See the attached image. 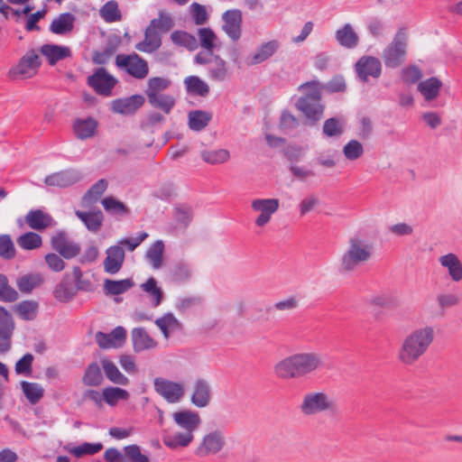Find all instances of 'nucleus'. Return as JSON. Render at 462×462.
Masks as SVG:
<instances>
[{
  "instance_id": "f257e3e1",
  "label": "nucleus",
  "mask_w": 462,
  "mask_h": 462,
  "mask_svg": "<svg viewBox=\"0 0 462 462\" xmlns=\"http://www.w3.org/2000/svg\"><path fill=\"white\" fill-rule=\"evenodd\" d=\"M323 366L322 356L316 352L291 355L279 361L273 367L275 375L282 380L304 377Z\"/></svg>"
},
{
  "instance_id": "f03ea898",
  "label": "nucleus",
  "mask_w": 462,
  "mask_h": 462,
  "mask_svg": "<svg viewBox=\"0 0 462 462\" xmlns=\"http://www.w3.org/2000/svg\"><path fill=\"white\" fill-rule=\"evenodd\" d=\"M435 338L434 328L423 326L411 330L402 341L398 360L404 365H413L423 356Z\"/></svg>"
},
{
  "instance_id": "7ed1b4c3",
  "label": "nucleus",
  "mask_w": 462,
  "mask_h": 462,
  "mask_svg": "<svg viewBox=\"0 0 462 462\" xmlns=\"http://www.w3.org/2000/svg\"><path fill=\"white\" fill-rule=\"evenodd\" d=\"M374 245L356 234L347 240V246L339 259L338 271L342 274L356 272L374 256Z\"/></svg>"
},
{
  "instance_id": "20e7f679",
  "label": "nucleus",
  "mask_w": 462,
  "mask_h": 462,
  "mask_svg": "<svg viewBox=\"0 0 462 462\" xmlns=\"http://www.w3.org/2000/svg\"><path fill=\"white\" fill-rule=\"evenodd\" d=\"M172 418L181 431L164 436V445L171 448L188 447L194 439V431H196L201 424L199 414L190 410H183L174 412Z\"/></svg>"
},
{
  "instance_id": "39448f33",
  "label": "nucleus",
  "mask_w": 462,
  "mask_h": 462,
  "mask_svg": "<svg viewBox=\"0 0 462 462\" xmlns=\"http://www.w3.org/2000/svg\"><path fill=\"white\" fill-rule=\"evenodd\" d=\"M321 88V85L318 81L306 82L299 88L303 92V96L296 101L295 106L305 116L311 125L319 121L323 116Z\"/></svg>"
},
{
  "instance_id": "423d86ee",
  "label": "nucleus",
  "mask_w": 462,
  "mask_h": 462,
  "mask_svg": "<svg viewBox=\"0 0 462 462\" xmlns=\"http://www.w3.org/2000/svg\"><path fill=\"white\" fill-rule=\"evenodd\" d=\"M300 409L304 415L311 416L325 411H335L337 403L326 393L311 392L304 395Z\"/></svg>"
},
{
  "instance_id": "0eeeda50",
  "label": "nucleus",
  "mask_w": 462,
  "mask_h": 462,
  "mask_svg": "<svg viewBox=\"0 0 462 462\" xmlns=\"http://www.w3.org/2000/svg\"><path fill=\"white\" fill-rule=\"evenodd\" d=\"M407 37L404 29H400L393 42L383 51L382 58L387 68H398L405 59Z\"/></svg>"
},
{
  "instance_id": "6e6552de",
  "label": "nucleus",
  "mask_w": 462,
  "mask_h": 462,
  "mask_svg": "<svg viewBox=\"0 0 462 462\" xmlns=\"http://www.w3.org/2000/svg\"><path fill=\"white\" fill-rule=\"evenodd\" d=\"M116 65L136 79H143L149 74L148 62L135 52L118 54L116 57Z\"/></svg>"
},
{
  "instance_id": "1a4fd4ad",
  "label": "nucleus",
  "mask_w": 462,
  "mask_h": 462,
  "mask_svg": "<svg viewBox=\"0 0 462 462\" xmlns=\"http://www.w3.org/2000/svg\"><path fill=\"white\" fill-rule=\"evenodd\" d=\"M225 444L223 431L220 430H212L203 436L200 443L195 449V455L199 457L216 455L223 449Z\"/></svg>"
},
{
  "instance_id": "9d476101",
  "label": "nucleus",
  "mask_w": 462,
  "mask_h": 462,
  "mask_svg": "<svg viewBox=\"0 0 462 462\" xmlns=\"http://www.w3.org/2000/svg\"><path fill=\"white\" fill-rule=\"evenodd\" d=\"M155 392L168 402H179L184 395L183 384L162 377H156L153 381Z\"/></svg>"
},
{
  "instance_id": "9b49d317",
  "label": "nucleus",
  "mask_w": 462,
  "mask_h": 462,
  "mask_svg": "<svg viewBox=\"0 0 462 462\" xmlns=\"http://www.w3.org/2000/svg\"><path fill=\"white\" fill-rule=\"evenodd\" d=\"M41 64L40 56L34 50H32L20 59L15 67L10 69V75L13 77L19 76L23 79L32 78L37 74Z\"/></svg>"
},
{
  "instance_id": "f8f14e48",
  "label": "nucleus",
  "mask_w": 462,
  "mask_h": 462,
  "mask_svg": "<svg viewBox=\"0 0 462 462\" xmlns=\"http://www.w3.org/2000/svg\"><path fill=\"white\" fill-rule=\"evenodd\" d=\"M355 70L361 82H368L369 77L378 79L382 73V64L378 58L363 56L355 64Z\"/></svg>"
},
{
  "instance_id": "ddd939ff",
  "label": "nucleus",
  "mask_w": 462,
  "mask_h": 462,
  "mask_svg": "<svg viewBox=\"0 0 462 462\" xmlns=\"http://www.w3.org/2000/svg\"><path fill=\"white\" fill-rule=\"evenodd\" d=\"M116 79L105 68H98L88 78V84L96 93L109 96L116 84Z\"/></svg>"
},
{
  "instance_id": "4468645a",
  "label": "nucleus",
  "mask_w": 462,
  "mask_h": 462,
  "mask_svg": "<svg viewBox=\"0 0 462 462\" xmlns=\"http://www.w3.org/2000/svg\"><path fill=\"white\" fill-rule=\"evenodd\" d=\"M251 207L254 211L261 213L255 219V225L264 226L278 210L280 201L278 199H256L252 200Z\"/></svg>"
},
{
  "instance_id": "2eb2a0df",
  "label": "nucleus",
  "mask_w": 462,
  "mask_h": 462,
  "mask_svg": "<svg viewBox=\"0 0 462 462\" xmlns=\"http://www.w3.org/2000/svg\"><path fill=\"white\" fill-rule=\"evenodd\" d=\"M15 324L12 314L0 306V354H5L11 348V338Z\"/></svg>"
},
{
  "instance_id": "dca6fc26",
  "label": "nucleus",
  "mask_w": 462,
  "mask_h": 462,
  "mask_svg": "<svg viewBox=\"0 0 462 462\" xmlns=\"http://www.w3.org/2000/svg\"><path fill=\"white\" fill-rule=\"evenodd\" d=\"M81 173L75 169H68L54 172L45 177L44 183L48 186L68 188L81 180Z\"/></svg>"
},
{
  "instance_id": "f3484780",
  "label": "nucleus",
  "mask_w": 462,
  "mask_h": 462,
  "mask_svg": "<svg viewBox=\"0 0 462 462\" xmlns=\"http://www.w3.org/2000/svg\"><path fill=\"white\" fill-rule=\"evenodd\" d=\"M223 31L227 36L237 41L241 37L242 12L238 9L227 10L222 14Z\"/></svg>"
},
{
  "instance_id": "a211bd4d",
  "label": "nucleus",
  "mask_w": 462,
  "mask_h": 462,
  "mask_svg": "<svg viewBox=\"0 0 462 462\" xmlns=\"http://www.w3.org/2000/svg\"><path fill=\"white\" fill-rule=\"evenodd\" d=\"M145 98L136 94L126 98H118L112 102V110L115 113L129 116L134 114L143 106Z\"/></svg>"
},
{
  "instance_id": "6ab92c4d",
  "label": "nucleus",
  "mask_w": 462,
  "mask_h": 462,
  "mask_svg": "<svg viewBox=\"0 0 462 462\" xmlns=\"http://www.w3.org/2000/svg\"><path fill=\"white\" fill-rule=\"evenodd\" d=\"M106 257L104 260V270L106 273L110 274L117 273L125 261V254L122 246L112 245L106 251Z\"/></svg>"
},
{
  "instance_id": "aec40b11",
  "label": "nucleus",
  "mask_w": 462,
  "mask_h": 462,
  "mask_svg": "<svg viewBox=\"0 0 462 462\" xmlns=\"http://www.w3.org/2000/svg\"><path fill=\"white\" fill-rule=\"evenodd\" d=\"M281 43L277 40H272L261 44L247 59V65L254 66L260 64L273 57L280 49Z\"/></svg>"
},
{
  "instance_id": "412c9836",
  "label": "nucleus",
  "mask_w": 462,
  "mask_h": 462,
  "mask_svg": "<svg viewBox=\"0 0 462 462\" xmlns=\"http://www.w3.org/2000/svg\"><path fill=\"white\" fill-rule=\"evenodd\" d=\"M211 400V389L208 382L205 379H198L194 383L193 393L190 401L198 408L207 407Z\"/></svg>"
},
{
  "instance_id": "4be33fe9",
  "label": "nucleus",
  "mask_w": 462,
  "mask_h": 462,
  "mask_svg": "<svg viewBox=\"0 0 462 462\" xmlns=\"http://www.w3.org/2000/svg\"><path fill=\"white\" fill-rule=\"evenodd\" d=\"M77 294V288L70 274L63 275L60 282L55 286L53 291L54 298L60 302L70 301Z\"/></svg>"
},
{
  "instance_id": "5701e85b",
  "label": "nucleus",
  "mask_w": 462,
  "mask_h": 462,
  "mask_svg": "<svg viewBox=\"0 0 462 462\" xmlns=\"http://www.w3.org/2000/svg\"><path fill=\"white\" fill-rule=\"evenodd\" d=\"M133 348L140 353L156 347L157 342L147 333L143 328H134L131 332Z\"/></svg>"
},
{
  "instance_id": "b1692460",
  "label": "nucleus",
  "mask_w": 462,
  "mask_h": 462,
  "mask_svg": "<svg viewBox=\"0 0 462 462\" xmlns=\"http://www.w3.org/2000/svg\"><path fill=\"white\" fill-rule=\"evenodd\" d=\"M439 262L442 267L448 270L451 280L458 282L462 280V263L453 253L447 254L439 258Z\"/></svg>"
},
{
  "instance_id": "393cba45",
  "label": "nucleus",
  "mask_w": 462,
  "mask_h": 462,
  "mask_svg": "<svg viewBox=\"0 0 462 462\" xmlns=\"http://www.w3.org/2000/svg\"><path fill=\"white\" fill-rule=\"evenodd\" d=\"M41 53L46 57L51 66L71 56L69 47L56 44H43L41 47Z\"/></svg>"
},
{
  "instance_id": "a878e982",
  "label": "nucleus",
  "mask_w": 462,
  "mask_h": 462,
  "mask_svg": "<svg viewBox=\"0 0 462 462\" xmlns=\"http://www.w3.org/2000/svg\"><path fill=\"white\" fill-rule=\"evenodd\" d=\"M26 224L34 230H43L52 225L53 218L41 209H32L25 216Z\"/></svg>"
},
{
  "instance_id": "bb28decb",
  "label": "nucleus",
  "mask_w": 462,
  "mask_h": 462,
  "mask_svg": "<svg viewBox=\"0 0 462 462\" xmlns=\"http://www.w3.org/2000/svg\"><path fill=\"white\" fill-rule=\"evenodd\" d=\"M442 82L436 77H431L419 82L417 89L428 102L436 99L440 92Z\"/></svg>"
},
{
  "instance_id": "cd10ccee",
  "label": "nucleus",
  "mask_w": 462,
  "mask_h": 462,
  "mask_svg": "<svg viewBox=\"0 0 462 462\" xmlns=\"http://www.w3.org/2000/svg\"><path fill=\"white\" fill-rule=\"evenodd\" d=\"M154 323L161 329L166 339L170 337L171 333L180 331L183 328L182 323L171 312L158 318Z\"/></svg>"
},
{
  "instance_id": "c85d7f7f",
  "label": "nucleus",
  "mask_w": 462,
  "mask_h": 462,
  "mask_svg": "<svg viewBox=\"0 0 462 462\" xmlns=\"http://www.w3.org/2000/svg\"><path fill=\"white\" fill-rule=\"evenodd\" d=\"M335 37L339 45L346 49H354L359 43V37L350 23L337 30Z\"/></svg>"
},
{
  "instance_id": "c756f323",
  "label": "nucleus",
  "mask_w": 462,
  "mask_h": 462,
  "mask_svg": "<svg viewBox=\"0 0 462 462\" xmlns=\"http://www.w3.org/2000/svg\"><path fill=\"white\" fill-rule=\"evenodd\" d=\"M161 36L157 30L149 25L144 32V40L135 45L136 50L143 52H152L160 48Z\"/></svg>"
},
{
  "instance_id": "7c9ffc66",
  "label": "nucleus",
  "mask_w": 462,
  "mask_h": 462,
  "mask_svg": "<svg viewBox=\"0 0 462 462\" xmlns=\"http://www.w3.org/2000/svg\"><path fill=\"white\" fill-rule=\"evenodd\" d=\"M97 127V122L93 117L75 120L73 128L76 136L80 140H86L94 136Z\"/></svg>"
},
{
  "instance_id": "2f4dec72",
  "label": "nucleus",
  "mask_w": 462,
  "mask_h": 462,
  "mask_svg": "<svg viewBox=\"0 0 462 462\" xmlns=\"http://www.w3.org/2000/svg\"><path fill=\"white\" fill-rule=\"evenodd\" d=\"M75 16L70 13L60 14L50 25V31L55 34L64 35L74 28Z\"/></svg>"
},
{
  "instance_id": "473e14b6",
  "label": "nucleus",
  "mask_w": 462,
  "mask_h": 462,
  "mask_svg": "<svg viewBox=\"0 0 462 462\" xmlns=\"http://www.w3.org/2000/svg\"><path fill=\"white\" fill-rule=\"evenodd\" d=\"M14 311L23 320H34L39 312V303L32 300H23L14 306Z\"/></svg>"
},
{
  "instance_id": "72a5a7b5",
  "label": "nucleus",
  "mask_w": 462,
  "mask_h": 462,
  "mask_svg": "<svg viewBox=\"0 0 462 462\" xmlns=\"http://www.w3.org/2000/svg\"><path fill=\"white\" fill-rule=\"evenodd\" d=\"M75 214L91 232H97L103 224L104 217L101 210L93 212H83L77 210Z\"/></svg>"
},
{
  "instance_id": "f704fd0d",
  "label": "nucleus",
  "mask_w": 462,
  "mask_h": 462,
  "mask_svg": "<svg viewBox=\"0 0 462 462\" xmlns=\"http://www.w3.org/2000/svg\"><path fill=\"white\" fill-rule=\"evenodd\" d=\"M147 99L151 106L162 110L166 115L171 112L176 103L171 95L163 93L147 97Z\"/></svg>"
},
{
  "instance_id": "c9c22d12",
  "label": "nucleus",
  "mask_w": 462,
  "mask_h": 462,
  "mask_svg": "<svg viewBox=\"0 0 462 462\" xmlns=\"http://www.w3.org/2000/svg\"><path fill=\"white\" fill-rule=\"evenodd\" d=\"M101 365L106 378L116 384L127 385L129 379L125 376L117 368V366L108 359H102Z\"/></svg>"
},
{
  "instance_id": "e433bc0d",
  "label": "nucleus",
  "mask_w": 462,
  "mask_h": 462,
  "mask_svg": "<svg viewBox=\"0 0 462 462\" xmlns=\"http://www.w3.org/2000/svg\"><path fill=\"white\" fill-rule=\"evenodd\" d=\"M189 127L196 132L203 130L210 122L212 114L203 110H193L188 115Z\"/></svg>"
},
{
  "instance_id": "4c0bfd02",
  "label": "nucleus",
  "mask_w": 462,
  "mask_h": 462,
  "mask_svg": "<svg viewBox=\"0 0 462 462\" xmlns=\"http://www.w3.org/2000/svg\"><path fill=\"white\" fill-rule=\"evenodd\" d=\"M134 282L131 278L120 281L106 279L104 282V291L106 295H119L134 287Z\"/></svg>"
},
{
  "instance_id": "58836bf2",
  "label": "nucleus",
  "mask_w": 462,
  "mask_h": 462,
  "mask_svg": "<svg viewBox=\"0 0 462 462\" xmlns=\"http://www.w3.org/2000/svg\"><path fill=\"white\" fill-rule=\"evenodd\" d=\"M104 381V376L101 368L97 363H90L84 373L82 383L86 386H99Z\"/></svg>"
},
{
  "instance_id": "ea45409f",
  "label": "nucleus",
  "mask_w": 462,
  "mask_h": 462,
  "mask_svg": "<svg viewBox=\"0 0 462 462\" xmlns=\"http://www.w3.org/2000/svg\"><path fill=\"white\" fill-rule=\"evenodd\" d=\"M21 388L25 398L31 404L38 403L44 395V389L38 383L22 381Z\"/></svg>"
},
{
  "instance_id": "a19ab883",
  "label": "nucleus",
  "mask_w": 462,
  "mask_h": 462,
  "mask_svg": "<svg viewBox=\"0 0 462 462\" xmlns=\"http://www.w3.org/2000/svg\"><path fill=\"white\" fill-rule=\"evenodd\" d=\"M43 279L39 273H31L21 276L16 280V285L23 293H31L33 289L40 286Z\"/></svg>"
},
{
  "instance_id": "79ce46f5",
  "label": "nucleus",
  "mask_w": 462,
  "mask_h": 462,
  "mask_svg": "<svg viewBox=\"0 0 462 462\" xmlns=\"http://www.w3.org/2000/svg\"><path fill=\"white\" fill-rule=\"evenodd\" d=\"M164 244L162 240L154 242L147 250L145 257L153 269H159L162 265Z\"/></svg>"
},
{
  "instance_id": "37998d69",
  "label": "nucleus",
  "mask_w": 462,
  "mask_h": 462,
  "mask_svg": "<svg viewBox=\"0 0 462 462\" xmlns=\"http://www.w3.org/2000/svg\"><path fill=\"white\" fill-rule=\"evenodd\" d=\"M187 92L200 97H206L209 92L208 85L197 76H189L184 79Z\"/></svg>"
},
{
  "instance_id": "c03bdc74",
  "label": "nucleus",
  "mask_w": 462,
  "mask_h": 462,
  "mask_svg": "<svg viewBox=\"0 0 462 462\" xmlns=\"http://www.w3.org/2000/svg\"><path fill=\"white\" fill-rule=\"evenodd\" d=\"M171 40L174 44L185 47L189 51H194L199 46L196 37L185 31L172 32L171 34Z\"/></svg>"
},
{
  "instance_id": "a18cd8bd",
  "label": "nucleus",
  "mask_w": 462,
  "mask_h": 462,
  "mask_svg": "<svg viewBox=\"0 0 462 462\" xmlns=\"http://www.w3.org/2000/svg\"><path fill=\"white\" fill-rule=\"evenodd\" d=\"M171 85V79L163 77H152L147 80V87L144 90L146 97L162 94Z\"/></svg>"
},
{
  "instance_id": "49530a36",
  "label": "nucleus",
  "mask_w": 462,
  "mask_h": 462,
  "mask_svg": "<svg viewBox=\"0 0 462 462\" xmlns=\"http://www.w3.org/2000/svg\"><path fill=\"white\" fill-rule=\"evenodd\" d=\"M213 66L208 68V76L212 80L224 81L227 77L226 62L218 55L213 59Z\"/></svg>"
},
{
  "instance_id": "de8ad7c7",
  "label": "nucleus",
  "mask_w": 462,
  "mask_h": 462,
  "mask_svg": "<svg viewBox=\"0 0 462 462\" xmlns=\"http://www.w3.org/2000/svg\"><path fill=\"white\" fill-rule=\"evenodd\" d=\"M103 400L110 406L116 405L119 400H127L129 393L126 390L119 387H106L102 392Z\"/></svg>"
},
{
  "instance_id": "09e8293b",
  "label": "nucleus",
  "mask_w": 462,
  "mask_h": 462,
  "mask_svg": "<svg viewBox=\"0 0 462 462\" xmlns=\"http://www.w3.org/2000/svg\"><path fill=\"white\" fill-rule=\"evenodd\" d=\"M198 36L199 39L200 46L208 51H214L217 45V37L210 28H199L198 30Z\"/></svg>"
},
{
  "instance_id": "8fccbe9b",
  "label": "nucleus",
  "mask_w": 462,
  "mask_h": 462,
  "mask_svg": "<svg viewBox=\"0 0 462 462\" xmlns=\"http://www.w3.org/2000/svg\"><path fill=\"white\" fill-rule=\"evenodd\" d=\"M438 308L444 312L448 309L454 308L460 304L461 297L451 292H440L436 295Z\"/></svg>"
},
{
  "instance_id": "3c124183",
  "label": "nucleus",
  "mask_w": 462,
  "mask_h": 462,
  "mask_svg": "<svg viewBox=\"0 0 462 462\" xmlns=\"http://www.w3.org/2000/svg\"><path fill=\"white\" fill-rule=\"evenodd\" d=\"M16 242L17 245L24 250L37 249L42 244L41 236L34 232H27L20 236Z\"/></svg>"
},
{
  "instance_id": "603ef678",
  "label": "nucleus",
  "mask_w": 462,
  "mask_h": 462,
  "mask_svg": "<svg viewBox=\"0 0 462 462\" xmlns=\"http://www.w3.org/2000/svg\"><path fill=\"white\" fill-rule=\"evenodd\" d=\"M141 288L152 298V305L154 307L161 304L163 298V292L162 289L157 286V281L153 277L149 278L141 285Z\"/></svg>"
},
{
  "instance_id": "864d4df0",
  "label": "nucleus",
  "mask_w": 462,
  "mask_h": 462,
  "mask_svg": "<svg viewBox=\"0 0 462 462\" xmlns=\"http://www.w3.org/2000/svg\"><path fill=\"white\" fill-rule=\"evenodd\" d=\"M368 303L373 307L393 309L398 306V300L389 293H379L372 296Z\"/></svg>"
},
{
  "instance_id": "5fc2aeb1",
  "label": "nucleus",
  "mask_w": 462,
  "mask_h": 462,
  "mask_svg": "<svg viewBox=\"0 0 462 462\" xmlns=\"http://www.w3.org/2000/svg\"><path fill=\"white\" fill-rule=\"evenodd\" d=\"M18 297V292L9 284L6 275L0 273V301L14 302Z\"/></svg>"
},
{
  "instance_id": "6e6d98bb",
  "label": "nucleus",
  "mask_w": 462,
  "mask_h": 462,
  "mask_svg": "<svg viewBox=\"0 0 462 462\" xmlns=\"http://www.w3.org/2000/svg\"><path fill=\"white\" fill-rule=\"evenodd\" d=\"M101 203L105 210L112 215L125 216L129 213V208L113 197L103 199Z\"/></svg>"
},
{
  "instance_id": "4d7b16f0",
  "label": "nucleus",
  "mask_w": 462,
  "mask_h": 462,
  "mask_svg": "<svg viewBox=\"0 0 462 462\" xmlns=\"http://www.w3.org/2000/svg\"><path fill=\"white\" fill-rule=\"evenodd\" d=\"M71 277L74 282V287L77 288V292L79 291L88 292L94 291V286L91 281L83 277V272L79 266L73 267Z\"/></svg>"
},
{
  "instance_id": "13d9d810",
  "label": "nucleus",
  "mask_w": 462,
  "mask_h": 462,
  "mask_svg": "<svg viewBox=\"0 0 462 462\" xmlns=\"http://www.w3.org/2000/svg\"><path fill=\"white\" fill-rule=\"evenodd\" d=\"M100 15L107 23H114L121 20V14L116 1H108L100 9Z\"/></svg>"
},
{
  "instance_id": "bf43d9fd",
  "label": "nucleus",
  "mask_w": 462,
  "mask_h": 462,
  "mask_svg": "<svg viewBox=\"0 0 462 462\" xmlns=\"http://www.w3.org/2000/svg\"><path fill=\"white\" fill-rule=\"evenodd\" d=\"M107 181L105 179H100L93 184L88 192L84 195L83 200L88 203H93L98 200L107 188Z\"/></svg>"
},
{
  "instance_id": "052dcab7",
  "label": "nucleus",
  "mask_w": 462,
  "mask_h": 462,
  "mask_svg": "<svg viewBox=\"0 0 462 462\" xmlns=\"http://www.w3.org/2000/svg\"><path fill=\"white\" fill-rule=\"evenodd\" d=\"M201 158L210 164L224 163L229 159V152L226 149H219L217 151H203Z\"/></svg>"
},
{
  "instance_id": "680f3d73",
  "label": "nucleus",
  "mask_w": 462,
  "mask_h": 462,
  "mask_svg": "<svg viewBox=\"0 0 462 462\" xmlns=\"http://www.w3.org/2000/svg\"><path fill=\"white\" fill-rule=\"evenodd\" d=\"M322 132L328 137L340 136L344 133V125L338 118H328L324 122Z\"/></svg>"
},
{
  "instance_id": "e2e57ef3",
  "label": "nucleus",
  "mask_w": 462,
  "mask_h": 462,
  "mask_svg": "<svg viewBox=\"0 0 462 462\" xmlns=\"http://www.w3.org/2000/svg\"><path fill=\"white\" fill-rule=\"evenodd\" d=\"M192 217L193 212L191 207L185 204L175 207L174 218L182 227L186 228L189 225Z\"/></svg>"
},
{
  "instance_id": "0e129e2a",
  "label": "nucleus",
  "mask_w": 462,
  "mask_h": 462,
  "mask_svg": "<svg viewBox=\"0 0 462 462\" xmlns=\"http://www.w3.org/2000/svg\"><path fill=\"white\" fill-rule=\"evenodd\" d=\"M103 448V445L98 443L85 442L79 446L72 448L69 452L76 457H81L84 455H94Z\"/></svg>"
},
{
  "instance_id": "69168bd1",
  "label": "nucleus",
  "mask_w": 462,
  "mask_h": 462,
  "mask_svg": "<svg viewBox=\"0 0 462 462\" xmlns=\"http://www.w3.org/2000/svg\"><path fill=\"white\" fill-rule=\"evenodd\" d=\"M171 276L176 282H184L189 280L191 272L188 264L179 263L171 269Z\"/></svg>"
},
{
  "instance_id": "338daca9",
  "label": "nucleus",
  "mask_w": 462,
  "mask_h": 462,
  "mask_svg": "<svg viewBox=\"0 0 462 462\" xmlns=\"http://www.w3.org/2000/svg\"><path fill=\"white\" fill-rule=\"evenodd\" d=\"M343 153L346 159L355 161L363 155L364 148L358 141L351 140L343 147Z\"/></svg>"
},
{
  "instance_id": "774afa93",
  "label": "nucleus",
  "mask_w": 462,
  "mask_h": 462,
  "mask_svg": "<svg viewBox=\"0 0 462 462\" xmlns=\"http://www.w3.org/2000/svg\"><path fill=\"white\" fill-rule=\"evenodd\" d=\"M124 451L128 457L129 462H150L149 457L142 453L138 445L133 444L124 448Z\"/></svg>"
}]
</instances>
